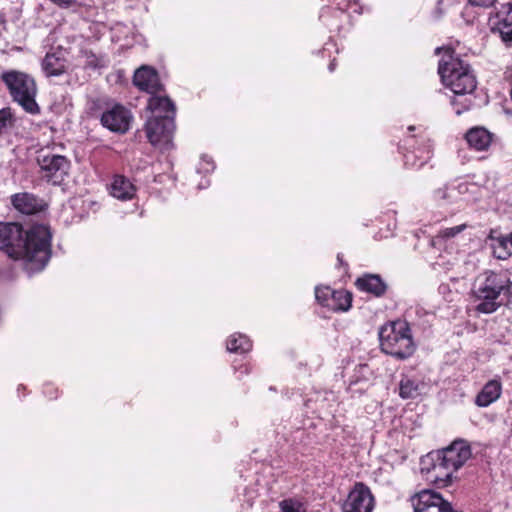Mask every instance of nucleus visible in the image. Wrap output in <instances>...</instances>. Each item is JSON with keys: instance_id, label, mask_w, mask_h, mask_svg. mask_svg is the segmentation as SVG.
I'll list each match as a JSON object with an SVG mask.
<instances>
[{"instance_id": "412c9836", "label": "nucleus", "mask_w": 512, "mask_h": 512, "mask_svg": "<svg viewBox=\"0 0 512 512\" xmlns=\"http://www.w3.org/2000/svg\"><path fill=\"white\" fill-rule=\"evenodd\" d=\"M493 256L499 260H507L512 255V232L504 238L496 239V243H490Z\"/></svg>"}, {"instance_id": "b1692460", "label": "nucleus", "mask_w": 512, "mask_h": 512, "mask_svg": "<svg viewBox=\"0 0 512 512\" xmlns=\"http://www.w3.org/2000/svg\"><path fill=\"white\" fill-rule=\"evenodd\" d=\"M281 512H306L305 505L295 499H284L279 503Z\"/></svg>"}, {"instance_id": "c85d7f7f", "label": "nucleus", "mask_w": 512, "mask_h": 512, "mask_svg": "<svg viewBox=\"0 0 512 512\" xmlns=\"http://www.w3.org/2000/svg\"><path fill=\"white\" fill-rule=\"evenodd\" d=\"M435 201L442 203L451 199V194L446 187L434 191Z\"/></svg>"}, {"instance_id": "2f4dec72", "label": "nucleus", "mask_w": 512, "mask_h": 512, "mask_svg": "<svg viewBox=\"0 0 512 512\" xmlns=\"http://www.w3.org/2000/svg\"><path fill=\"white\" fill-rule=\"evenodd\" d=\"M213 169H214L213 162L209 158L203 157L202 161L200 163V170H204V171L208 172Z\"/></svg>"}, {"instance_id": "aec40b11", "label": "nucleus", "mask_w": 512, "mask_h": 512, "mask_svg": "<svg viewBox=\"0 0 512 512\" xmlns=\"http://www.w3.org/2000/svg\"><path fill=\"white\" fill-rule=\"evenodd\" d=\"M352 295L346 290H334L329 298L328 309L332 311H347L351 307Z\"/></svg>"}, {"instance_id": "1a4fd4ad", "label": "nucleus", "mask_w": 512, "mask_h": 512, "mask_svg": "<svg viewBox=\"0 0 512 512\" xmlns=\"http://www.w3.org/2000/svg\"><path fill=\"white\" fill-rule=\"evenodd\" d=\"M489 26L491 32L497 34L504 43H512V0L502 4L489 18Z\"/></svg>"}, {"instance_id": "5701e85b", "label": "nucleus", "mask_w": 512, "mask_h": 512, "mask_svg": "<svg viewBox=\"0 0 512 512\" xmlns=\"http://www.w3.org/2000/svg\"><path fill=\"white\" fill-rule=\"evenodd\" d=\"M466 229L465 224L457 225L450 228H445L439 232V234L432 239L431 244L436 246L437 243L440 242L441 239H450L455 237L457 234L461 233Z\"/></svg>"}, {"instance_id": "423d86ee", "label": "nucleus", "mask_w": 512, "mask_h": 512, "mask_svg": "<svg viewBox=\"0 0 512 512\" xmlns=\"http://www.w3.org/2000/svg\"><path fill=\"white\" fill-rule=\"evenodd\" d=\"M0 78L6 85L12 100L25 112L32 115L40 112L36 102L38 89L31 75L17 70H8L3 72Z\"/></svg>"}, {"instance_id": "bb28decb", "label": "nucleus", "mask_w": 512, "mask_h": 512, "mask_svg": "<svg viewBox=\"0 0 512 512\" xmlns=\"http://www.w3.org/2000/svg\"><path fill=\"white\" fill-rule=\"evenodd\" d=\"M404 158L406 165H410L412 167H421L430 158V150H427L425 152V155L420 156L419 163H417V161L414 160V158H416V155L413 152H408L407 154H405Z\"/></svg>"}, {"instance_id": "f3484780", "label": "nucleus", "mask_w": 512, "mask_h": 512, "mask_svg": "<svg viewBox=\"0 0 512 512\" xmlns=\"http://www.w3.org/2000/svg\"><path fill=\"white\" fill-rule=\"evenodd\" d=\"M135 192L136 188L129 179L122 175L114 177L110 187V193L113 197L120 200H129L134 197Z\"/></svg>"}, {"instance_id": "7ed1b4c3", "label": "nucleus", "mask_w": 512, "mask_h": 512, "mask_svg": "<svg viewBox=\"0 0 512 512\" xmlns=\"http://www.w3.org/2000/svg\"><path fill=\"white\" fill-rule=\"evenodd\" d=\"M511 284L510 278L504 273L493 270L480 273L472 287V295L478 301L476 310L484 314L495 312L510 294Z\"/></svg>"}, {"instance_id": "f8f14e48", "label": "nucleus", "mask_w": 512, "mask_h": 512, "mask_svg": "<svg viewBox=\"0 0 512 512\" xmlns=\"http://www.w3.org/2000/svg\"><path fill=\"white\" fill-rule=\"evenodd\" d=\"M13 207L20 213L31 215L44 210L46 204L43 199L28 192L17 193L11 196Z\"/></svg>"}, {"instance_id": "4be33fe9", "label": "nucleus", "mask_w": 512, "mask_h": 512, "mask_svg": "<svg viewBox=\"0 0 512 512\" xmlns=\"http://www.w3.org/2000/svg\"><path fill=\"white\" fill-rule=\"evenodd\" d=\"M252 343L249 338L243 334H233L227 341V350L235 353H247L251 350Z\"/></svg>"}, {"instance_id": "6e6552de", "label": "nucleus", "mask_w": 512, "mask_h": 512, "mask_svg": "<svg viewBox=\"0 0 512 512\" xmlns=\"http://www.w3.org/2000/svg\"><path fill=\"white\" fill-rule=\"evenodd\" d=\"M42 178L52 185H60L68 176L70 161L62 155L47 153L37 158Z\"/></svg>"}, {"instance_id": "7c9ffc66", "label": "nucleus", "mask_w": 512, "mask_h": 512, "mask_svg": "<svg viewBox=\"0 0 512 512\" xmlns=\"http://www.w3.org/2000/svg\"><path fill=\"white\" fill-rule=\"evenodd\" d=\"M496 0H469V3L473 6L488 8L491 7Z\"/></svg>"}, {"instance_id": "c756f323", "label": "nucleus", "mask_w": 512, "mask_h": 512, "mask_svg": "<svg viewBox=\"0 0 512 512\" xmlns=\"http://www.w3.org/2000/svg\"><path fill=\"white\" fill-rule=\"evenodd\" d=\"M55 5L59 6L60 8H72L77 4V0H50Z\"/></svg>"}, {"instance_id": "9d476101", "label": "nucleus", "mask_w": 512, "mask_h": 512, "mask_svg": "<svg viewBox=\"0 0 512 512\" xmlns=\"http://www.w3.org/2000/svg\"><path fill=\"white\" fill-rule=\"evenodd\" d=\"M100 120L111 132L125 133L129 130L132 115L125 107L117 104L103 112Z\"/></svg>"}, {"instance_id": "473e14b6", "label": "nucleus", "mask_w": 512, "mask_h": 512, "mask_svg": "<svg viewBox=\"0 0 512 512\" xmlns=\"http://www.w3.org/2000/svg\"><path fill=\"white\" fill-rule=\"evenodd\" d=\"M504 237V235L499 234L497 231L491 230L487 237V240L490 241V243H496V239Z\"/></svg>"}, {"instance_id": "a878e982", "label": "nucleus", "mask_w": 512, "mask_h": 512, "mask_svg": "<svg viewBox=\"0 0 512 512\" xmlns=\"http://www.w3.org/2000/svg\"><path fill=\"white\" fill-rule=\"evenodd\" d=\"M333 291L329 286H317L315 288V298L319 304L328 308L329 298L332 296Z\"/></svg>"}, {"instance_id": "9b49d317", "label": "nucleus", "mask_w": 512, "mask_h": 512, "mask_svg": "<svg viewBox=\"0 0 512 512\" xmlns=\"http://www.w3.org/2000/svg\"><path fill=\"white\" fill-rule=\"evenodd\" d=\"M343 512H372L373 496L364 484L357 483L343 504Z\"/></svg>"}, {"instance_id": "20e7f679", "label": "nucleus", "mask_w": 512, "mask_h": 512, "mask_svg": "<svg viewBox=\"0 0 512 512\" xmlns=\"http://www.w3.org/2000/svg\"><path fill=\"white\" fill-rule=\"evenodd\" d=\"M441 50H444V55L439 62L438 73L443 84L457 96L471 94L476 88V79L471 73L469 65L454 57L453 51L449 48H437L436 53Z\"/></svg>"}, {"instance_id": "f704fd0d", "label": "nucleus", "mask_w": 512, "mask_h": 512, "mask_svg": "<svg viewBox=\"0 0 512 512\" xmlns=\"http://www.w3.org/2000/svg\"><path fill=\"white\" fill-rule=\"evenodd\" d=\"M335 67H336V63H335V60H333V61H331V62H330V64H329V67H328V68H329V70H330L331 72H333V71H334V69H335Z\"/></svg>"}, {"instance_id": "393cba45", "label": "nucleus", "mask_w": 512, "mask_h": 512, "mask_svg": "<svg viewBox=\"0 0 512 512\" xmlns=\"http://www.w3.org/2000/svg\"><path fill=\"white\" fill-rule=\"evenodd\" d=\"M82 56L85 58V67L96 69L105 66L103 57H98L92 51L83 50Z\"/></svg>"}, {"instance_id": "6ab92c4d", "label": "nucleus", "mask_w": 512, "mask_h": 512, "mask_svg": "<svg viewBox=\"0 0 512 512\" xmlns=\"http://www.w3.org/2000/svg\"><path fill=\"white\" fill-rule=\"evenodd\" d=\"M356 286L360 290L372 293L376 296H381L386 290V285L382 279L378 275L372 274L358 278Z\"/></svg>"}, {"instance_id": "c9c22d12", "label": "nucleus", "mask_w": 512, "mask_h": 512, "mask_svg": "<svg viewBox=\"0 0 512 512\" xmlns=\"http://www.w3.org/2000/svg\"><path fill=\"white\" fill-rule=\"evenodd\" d=\"M461 112H462V111H461L460 109H457V110H456V113H457V114H461Z\"/></svg>"}, {"instance_id": "0eeeda50", "label": "nucleus", "mask_w": 512, "mask_h": 512, "mask_svg": "<svg viewBox=\"0 0 512 512\" xmlns=\"http://www.w3.org/2000/svg\"><path fill=\"white\" fill-rule=\"evenodd\" d=\"M470 457L471 448L462 439L455 440L448 447L438 451L436 462L433 464L434 482L439 486H446L450 483L453 472L462 467Z\"/></svg>"}, {"instance_id": "39448f33", "label": "nucleus", "mask_w": 512, "mask_h": 512, "mask_svg": "<svg viewBox=\"0 0 512 512\" xmlns=\"http://www.w3.org/2000/svg\"><path fill=\"white\" fill-rule=\"evenodd\" d=\"M381 350L397 359H406L415 351L411 329L407 322L397 320L384 324L379 330Z\"/></svg>"}, {"instance_id": "72a5a7b5", "label": "nucleus", "mask_w": 512, "mask_h": 512, "mask_svg": "<svg viewBox=\"0 0 512 512\" xmlns=\"http://www.w3.org/2000/svg\"><path fill=\"white\" fill-rule=\"evenodd\" d=\"M470 105H471V100L465 99V101L463 103V109L464 110L468 109Z\"/></svg>"}, {"instance_id": "ddd939ff", "label": "nucleus", "mask_w": 512, "mask_h": 512, "mask_svg": "<svg viewBox=\"0 0 512 512\" xmlns=\"http://www.w3.org/2000/svg\"><path fill=\"white\" fill-rule=\"evenodd\" d=\"M133 83L139 89L150 94L158 92L161 88L158 74L148 66H142L135 71Z\"/></svg>"}, {"instance_id": "a211bd4d", "label": "nucleus", "mask_w": 512, "mask_h": 512, "mask_svg": "<svg viewBox=\"0 0 512 512\" xmlns=\"http://www.w3.org/2000/svg\"><path fill=\"white\" fill-rule=\"evenodd\" d=\"M425 389V384L419 379L403 377L399 384V396L402 399H414L420 396Z\"/></svg>"}, {"instance_id": "f03ea898", "label": "nucleus", "mask_w": 512, "mask_h": 512, "mask_svg": "<svg viewBox=\"0 0 512 512\" xmlns=\"http://www.w3.org/2000/svg\"><path fill=\"white\" fill-rule=\"evenodd\" d=\"M148 108L152 112L145 126L149 142L160 149H170L175 130L174 104L168 97L151 96Z\"/></svg>"}, {"instance_id": "f257e3e1", "label": "nucleus", "mask_w": 512, "mask_h": 512, "mask_svg": "<svg viewBox=\"0 0 512 512\" xmlns=\"http://www.w3.org/2000/svg\"><path fill=\"white\" fill-rule=\"evenodd\" d=\"M52 234L48 226L35 224L24 231L15 222H0V250L10 258L23 260L29 273L39 272L51 256Z\"/></svg>"}, {"instance_id": "cd10ccee", "label": "nucleus", "mask_w": 512, "mask_h": 512, "mask_svg": "<svg viewBox=\"0 0 512 512\" xmlns=\"http://www.w3.org/2000/svg\"><path fill=\"white\" fill-rule=\"evenodd\" d=\"M12 113L10 108H3L0 110V131L12 125Z\"/></svg>"}, {"instance_id": "dca6fc26", "label": "nucleus", "mask_w": 512, "mask_h": 512, "mask_svg": "<svg viewBox=\"0 0 512 512\" xmlns=\"http://www.w3.org/2000/svg\"><path fill=\"white\" fill-rule=\"evenodd\" d=\"M465 138L469 146L477 151L486 150L492 142V134L482 127L471 128Z\"/></svg>"}, {"instance_id": "2eb2a0df", "label": "nucleus", "mask_w": 512, "mask_h": 512, "mask_svg": "<svg viewBox=\"0 0 512 512\" xmlns=\"http://www.w3.org/2000/svg\"><path fill=\"white\" fill-rule=\"evenodd\" d=\"M502 385L498 380H490L478 393L475 403L479 407H487L495 402L501 395Z\"/></svg>"}, {"instance_id": "4468645a", "label": "nucleus", "mask_w": 512, "mask_h": 512, "mask_svg": "<svg viewBox=\"0 0 512 512\" xmlns=\"http://www.w3.org/2000/svg\"><path fill=\"white\" fill-rule=\"evenodd\" d=\"M42 69L46 76H60L66 72L67 62L61 51L47 53L42 61Z\"/></svg>"}]
</instances>
